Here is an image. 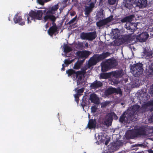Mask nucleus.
I'll use <instances>...</instances> for the list:
<instances>
[{
  "mask_svg": "<svg viewBox=\"0 0 153 153\" xmlns=\"http://www.w3.org/2000/svg\"><path fill=\"white\" fill-rule=\"evenodd\" d=\"M140 135L137 129L132 131L128 132L126 134V137L130 139H133Z\"/></svg>",
  "mask_w": 153,
  "mask_h": 153,
  "instance_id": "obj_10",
  "label": "nucleus"
},
{
  "mask_svg": "<svg viewBox=\"0 0 153 153\" xmlns=\"http://www.w3.org/2000/svg\"><path fill=\"white\" fill-rule=\"evenodd\" d=\"M77 55L80 58H85L88 57L90 55V52L88 51H78L76 53ZM85 59L83 60H84Z\"/></svg>",
  "mask_w": 153,
  "mask_h": 153,
  "instance_id": "obj_11",
  "label": "nucleus"
},
{
  "mask_svg": "<svg viewBox=\"0 0 153 153\" xmlns=\"http://www.w3.org/2000/svg\"><path fill=\"white\" fill-rule=\"evenodd\" d=\"M149 109V111L150 112H152L153 111V106L152 107H151V108H148Z\"/></svg>",
  "mask_w": 153,
  "mask_h": 153,
  "instance_id": "obj_59",
  "label": "nucleus"
},
{
  "mask_svg": "<svg viewBox=\"0 0 153 153\" xmlns=\"http://www.w3.org/2000/svg\"><path fill=\"white\" fill-rule=\"evenodd\" d=\"M91 111L93 112H95L97 110L96 108L94 106H93L91 107Z\"/></svg>",
  "mask_w": 153,
  "mask_h": 153,
  "instance_id": "obj_53",
  "label": "nucleus"
},
{
  "mask_svg": "<svg viewBox=\"0 0 153 153\" xmlns=\"http://www.w3.org/2000/svg\"><path fill=\"white\" fill-rule=\"evenodd\" d=\"M126 1H128L130 2V4H132V6H133V4L134 3V0H126Z\"/></svg>",
  "mask_w": 153,
  "mask_h": 153,
  "instance_id": "obj_58",
  "label": "nucleus"
},
{
  "mask_svg": "<svg viewBox=\"0 0 153 153\" xmlns=\"http://www.w3.org/2000/svg\"><path fill=\"white\" fill-rule=\"evenodd\" d=\"M148 152L149 153H153V150L151 149L148 150Z\"/></svg>",
  "mask_w": 153,
  "mask_h": 153,
  "instance_id": "obj_60",
  "label": "nucleus"
},
{
  "mask_svg": "<svg viewBox=\"0 0 153 153\" xmlns=\"http://www.w3.org/2000/svg\"><path fill=\"white\" fill-rule=\"evenodd\" d=\"M110 114H111L112 116V117L113 118L114 117V119L115 120L118 119V117L117 116L116 114L114 112L109 113Z\"/></svg>",
  "mask_w": 153,
  "mask_h": 153,
  "instance_id": "obj_51",
  "label": "nucleus"
},
{
  "mask_svg": "<svg viewBox=\"0 0 153 153\" xmlns=\"http://www.w3.org/2000/svg\"><path fill=\"white\" fill-rule=\"evenodd\" d=\"M147 74L150 76L151 75H153V66H150L148 71L147 72Z\"/></svg>",
  "mask_w": 153,
  "mask_h": 153,
  "instance_id": "obj_36",
  "label": "nucleus"
},
{
  "mask_svg": "<svg viewBox=\"0 0 153 153\" xmlns=\"http://www.w3.org/2000/svg\"><path fill=\"white\" fill-rule=\"evenodd\" d=\"M123 3L124 4V6L129 9H131L132 7V4H130V2L128 1H126V0H124L123 1Z\"/></svg>",
  "mask_w": 153,
  "mask_h": 153,
  "instance_id": "obj_31",
  "label": "nucleus"
},
{
  "mask_svg": "<svg viewBox=\"0 0 153 153\" xmlns=\"http://www.w3.org/2000/svg\"><path fill=\"white\" fill-rule=\"evenodd\" d=\"M59 8V6L58 4L55 5L54 6L52 7L51 8L48 10V11L50 12L53 15L55 14L56 13V11H57V9Z\"/></svg>",
  "mask_w": 153,
  "mask_h": 153,
  "instance_id": "obj_28",
  "label": "nucleus"
},
{
  "mask_svg": "<svg viewBox=\"0 0 153 153\" xmlns=\"http://www.w3.org/2000/svg\"><path fill=\"white\" fill-rule=\"evenodd\" d=\"M113 16L111 15L108 18L104 19L106 24L113 20Z\"/></svg>",
  "mask_w": 153,
  "mask_h": 153,
  "instance_id": "obj_40",
  "label": "nucleus"
},
{
  "mask_svg": "<svg viewBox=\"0 0 153 153\" xmlns=\"http://www.w3.org/2000/svg\"><path fill=\"white\" fill-rule=\"evenodd\" d=\"M109 103V102L108 101H105L102 102L101 104V106L102 107H105L108 105Z\"/></svg>",
  "mask_w": 153,
  "mask_h": 153,
  "instance_id": "obj_49",
  "label": "nucleus"
},
{
  "mask_svg": "<svg viewBox=\"0 0 153 153\" xmlns=\"http://www.w3.org/2000/svg\"><path fill=\"white\" fill-rule=\"evenodd\" d=\"M109 141L108 140H107L105 142V145H107L109 143Z\"/></svg>",
  "mask_w": 153,
  "mask_h": 153,
  "instance_id": "obj_62",
  "label": "nucleus"
},
{
  "mask_svg": "<svg viewBox=\"0 0 153 153\" xmlns=\"http://www.w3.org/2000/svg\"><path fill=\"white\" fill-rule=\"evenodd\" d=\"M137 24L135 23L127 22L125 25V27L131 32H134L137 29Z\"/></svg>",
  "mask_w": 153,
  "mask_h": 153,
  "instance_id": "obj_9",
  "label": "nucleus"
},
{
  "mask_svg": "<svg viewBox=\"0 0 153 153\" xmlns=\"http://www.w3.org/2000/svg\"><path fill=\"white\" fill-rule=\"evenodd\" d=\"M134 17V15H131L129 16L125 17L121 20V22L122 23L127 22H131L133 18Z\"/></svg>",
  "mask_w": 153,
  "mask_h": 153,
  "instance_id": "obj_24",
  "label": "nucleus"
},
{
  "mask_svg": "<svg viewBox=\"0 0 153 153\" xmlns=\"http://www.w3.org/2000/svg\"><path fill=\"white\" fill-rule=\"evenodd\" d=\"M114 93H116L117 94H119L121 95L122 94V92L120 88H114Z\"/></svg>",
  "mask_w": 153,
  "mask_h": 153,
  "instance_id": "obj_42",
  "label": "nucleus"
},
{
  "mask_svg": "<svg viewBox=\"0 0 153 153\" xmlns=\"http://www.w3.org/2000/svg\"><path fill=\"white\" fill-rule=\"evenodd\" d=\"M102 85V83L101 81L96 80L91 83L90 87L91 89H97L101 87Z\"/></svg>",
  "mask_w": 153,
  "mask_h": 153,
  "instance_id": "obj_12",
  "label": "nucleus"
},
{
  "mask_svg": "<svg viewBox=\"0 0 153 153\" xmlns=\"http://www.w3.org/2000/svg\"><path fill=\"white\" fill-rule=\"evenodd\" d=\"M87 101L85 99H84L83 98H82V101L81 103V105L82 106V107H83V108H84V107L85 106H86L87 105Z\"/></svg>",
  "mask_w": 153,
  "mask_h": 153,
  "instance_id": "obj_44",
  "label": "nucleus"
},
{
  "mask_svg": "<svg viewBox=\"0 0 153 153\" xmlns=\"http://www.w3.org/2000/svg\"><path fill=\"white\" fill-rule=\"evenodd\" d=\"M53 26L50 27L48 30V34L51 36L54 34L57 31V27L56 24L54 22Z\"/></svg>",
  "mask_w": 153,
  "mask_h": 153,
  "instance_id": "obj_15",
  "label": "nucleus"
},
{
  "mask_svg": "<svg viewBox=\"0 0 153 153\" xmlns=\"http://www.w3.org/2000/svg\"><path fill=\"white\" fill-rule=\"evenodd\" d=\"M68 0H63L62 3L64 4H66L68 1Z\"/></svg>",
  "mask_w": 153,
  "mask_h": 153,
  "instance_id": "obj_63",
  "label": "nucleus"
},
{
  "mask_svg": "<svg viewBox=\"0 0 153 153\" xmlns=\"http://www.w3.org/2000/svg\"><path fill=\"white\" fill-rule=\"evenodd\" d=\"M94 7V2H91L90 3V6L88 7H91V9L93 8Z\"/></svg>",
  "mask_w": 153,
  "mask_h": 153,
  "instance_id": "obj_55",
  "label": "nucleus"
},
{
  "mask_svg": "<svg viewBox=\"0 0 153 153\" xmlns=\"http://www.w3.org/2000/svg\"><path fill=\"white\" fill-rule=\"evenodd\" d=\"M97 58L96 55H94L91 57L88 62V68H89L92 66L95 65L97 62H99V61Z\"/></svg>",
  "mask_w": 153,
  "mask_h": 153,
  "instance_id": "obj_7",
  "label": "nucleus"
},
{
  "mask_svg": "<svg viewBox=\"0 0 153 153\" xmlns=\"http://www.w3.org/2000/svg\"><path fill=\"white\" fill-rule=\"evenodd\" d=\"M37 1L40 4H44V2L43 1V0H37Z\"/></svg>",
  "mask_w": 153,
  "mask_h": 153,
  "instance_id": "obj_56",
  "label": "nucleus"
},
{
  "mask_svg": "<svg viewBox=\"0 0 153 153\" xmlns=\"http://www.w3.org/2000/svg\"><path fill=\"white\" fill-rule=\"evenodd\" d=\"M137 129L140 135H146V131L144 129L142 128H140Z\"/></svg>",
  "mask_w": 153,
  "mask_h": 153,
  "instance_id": "obj_39",
  "label": "nucleus"
},
{
  "mask_svg": "<svg viewBox=\"0 0 153 153\" xmlns=\"http://www.w3.org/2000/svg\"><path fill=\"white\" fill-rule=\"evenodd\" d=\"M77 16H76L74 18L70 21L68 23L69 25H71L77 19Z\"/></svg>",
  "mask_w": 153,
  "mask_h": 153,
  "instance_id": "obj_47",
  "label": "nucleus"
},
{
  "mask_svg": "<svg viewBox=\"0 0 153 153\" xmlns=\"http://www.w3.org/2000/svg\"><path fill=\"white\" fill-rule=\"evenodd\" d=\"M107 60L102 65L101 70L102 72H105L111 69Z\"/></svg>",
  "mask_w": 153,
  "mask_h": 153,
  "instance_id": "obj_23",
  "label": "nucleus"
},
{
  "mask_svg": "<svg viewBox=\"0 0 153 153\" xmlns=\"http://www.w3.org/2000/svg\"><path fill=\"white\" fill-rule=\"evenodd\" d=\"M108 4L110 5H112L114 4L116 2V0H108Z\"/></svg>",
  "mask_w": 153,
  "mask_h": 153,
  "instance_id": "obj_50",
  "label": "nucleus"
},
{
  "mask_svg": "<svg viewBox=\"0 0 153 153\" xmlns=\"http://www.w3.org/2000/svg\"><path fill=\"white\" fill-rule=\"evenodd\" d=\"M108 64L111 68H114L117 66L118 65V62L116 59H110L107 60Z\"/></svg>",
  "mask_w": 153,
  "mask_h": 153,
  "instance_id": "obj_19",
  "label": "nucleus"
},
{
  "mask_svg": "<svg viewBox=\"0 0 153 153\" xmlns=\"http://www.w3.org/2000/svg\"><path fill=\"white\" fill-rule=\"evenodd\" d=\"M72 62V61L68 59H65L64 61V64L65 65V67H67Z\"/></svg>",
  "mask_w": 153,
  "mask_h": 153,
  "instance_id": "obj_45",
  "label": "nucleus"
},
{
  "mask_svg": "<svg viewBox=\"0 0 153 153\" xmlns=\"http://www.w3.org/2000/svg\"><path fill=\"white\" fill-rule=\"evenodd\" d=\"M65 67H62L61 68V70L62 71H65Z\"/></svg>",
  "mask_w": 153,
  "mask_h": 153,
  "instance_id": "obj_64",
  "label": "nucleus"
},
{
  "mask_svg": "<svg viewBox=\"0 0 153 153\" xmlns=\"http://www.w3.org/2000/svg\"><path fill=\"white\" fill-rule=\"evenodd\" d=\"M84 60H78L76 62L74 65L73 67L74 69H79L82 64Z\"/></svg>",
  "mask_w": 153,
  "mask_h": 153,
  "instance_id": "obj_27",
  "label": "nucleus"
},
{
  "mask_svg": "<svg viewBox=\"0 0 153 153\" xmlns=\"http://www.w3.org/2000/svg\"><path fill=\"white\" fill-rule=\"evenodd\" d=\"M97 37V34L96 31L88 32V40L92 41L94 39Z\"/></svg>",
  "mask_w": 153,
  "mask_h": 153,
  "instance_id": "obj_22",
  "label": "nucleus"
},
{
  "mask_svg": "<svg viewBox=\"0 0 153 153\" xmlns=\"http://www.w3.org/2000/svg\"><path fill=\"white\" fill-rule=\"evenodd\" d=\"M147 4V0H138L136 2L137 6L140 8H143L146 7Z\"/></svg>",
  "mask_w": 153,
  "mask_h": 153,
  "instance_id": "obj_17",
  "label": "nucleus"
},
{
  "mask_svg": "<svg viewBox=\"0 0 153 153\" xmlns=\"http://www.w3.org/2000/svg\"><path fill=\"white\" fill-rule=\"evenodd\" d=\"M92 9L91 7H87L85 10V14L87 15V16L89 15V14L91 12Z\"/></svg>",
  "mask_w": 153,
  "mask_h": 153,
  "instance_id": "obj_38",
  "label": "nucleus"
},
{
  "mask_svg": "<svg viewBox=\"0 0 153 153\" xmlns=\"http://www.w3.org/2000/svg\"><path fill=\"white\" fill-rule=\"evenodd\" d=\"M131 121L130 117H128L126 114V112H124L120 116L119 119L120 122L123 123H129Z\"/></svg>",
  "mask_w": 153,
  "mask_h": 153,
  "instance_id": "obj_8",
  "label": "nucleus"
},
{
  "mask_svg": "<svg viewBox=\"0 0 153 153\" xmlns=\"http://www.w3.org/2000/svg\"><path fill=\"white\" fill-rule=\"evenodd\" d=\"M114 88L109 87L104 92V94L106 96H108L114 93Z\"/></svg>",
  "mask_w": 153,
  "mask_h": 153,
  "instance_id": "obj_26",
  "label": "nucleus"
},
{
  "mask_svg": "<svg viewBox=\"0 0 153 153\" xmlns=\"http://www.w3.org/2000/svg\"><path fill=\"white\" fill-rule=\"evenodd\" d=\"M90 100L92 102L96 104H98L99 103V99L97 95L93 93L91 94L90 95Z\"/></svg>",
  "mask_w": 153,
  "mask_h": 153,
  "instance_id": "obj_18",
  "label": "nucleus"
},
{
  "mask_svg": "<svg viewBox=\"0 0 153 153\" xmlns=\"http://www.w3.org/2000/svg\"><path fill=\"white\" fill-rule=\"evenodd\" d=\"M147 104V103L146 102V104L143 105L141 108L140 107V109L142 110V112H145L146 111L148 110V107L149 106Z\"/></svg>",
  "mask_w": 153,
  "mask_h": 153,
  "instance_id": "obj_35",
  "label": "nucleus"
},
{
  "mask_svg": "<svg viewBox=\"0 0 153 153\" xmlns=\"http://www.w3.org/2000/svg\"><path fill=\"white\" fill-rule=\"evenodd\" d=\"M149 34L146 32H143L137 35H135L136 37L135 41H138L140 42H145L149 37Z\"/></svg>",
  "mask_w": 153,
  "mask_h": 153,
  "instance_id": "obj_5",
  "label": "nucleus"
},
{
  "mask_svg": "<svg viewBox=\"0 0 153 153\" xmlns=\"http://www.w3.org/2000/svg\"><path fill=\"white\" fill-rule=\"evenodd\" d=\"M136 38L135 34L132 33L123 36V37L122 40L124 43L128 44L133 41H134L135 42Z\"/></svg>",
  "mask_w": 153,
  "mask_h": 153,
  "instance_id": "obj_6",
  "label": "nucleus"
},
{
  "mask_svg": "<svg viewBox=\"0 0 153 153\" xmlns=\"http://www.w3.org/2000/svg\"><path fill=\"white\" fill-rule=\"evenodd\" d=\"M13 21L15 23H19L21 25H25V21L23 20L21 16H19L18 14L15 15L13 18Z\"/></svg>",
  "mask_w": 153,
  "mask_h": 153,
  "instance_id": "obj_14",
  "label": "nucleus"
},
{
  "mask_svg": "<svg viewBox=\"0 0 153 153\" xmlns=\"http://www.w3.org/2000/svg\"><path fill=\"white\" fill-rule=\"evenodd\" d=\"M109 76L110 74L108 73H103L101 74L100 77L101 79H106L109 78Z\"/></svg>",
  "mask_w": 153,
  "mask_h": 153,
  "instance_id": "obj_37",
  "label": "nucleus"
},
{
  "mask_svg": "<svg viewBox=\"0 0 153 153\" xmlns=\"http://www.w3.org/2000/svg\"><path fill=\"white\" fill-rule=\"evenodd\" d=\"M96 25L97 27H101L104 25H106V24L104 19H103L97 22L96 23Z\"/></svg>",
  "mask_w": 153,
  "mask_h": 153,
  "instance_id": "obj_33",
  "label": "nucleus"
},
{
  "mask_svg": "<svg viewBox=\"0 0 153 153\" xmlns=\"http://www.w3.org/2000/svg\"><path fill=\"white\" fill-rule=\"evenodd\" d=\"M149 8V10L150 11L153 10V2L150 1L149 2L147 6Z\"/></svg>",
  "mask_w": 153,
  "mask_h": 153,
  "instance_id": "obj_43",
  "label": "nucleus"
},
{
  "mask_svg": "<svg viewBox=\"0 0 153 153\" xmlns=\"http://www.w3.org/2000/svg\"><path fill=\"white\" fill-rule=\"evenodd\" d=\"M135 112L134 111L131 109L130 108V109L128 110L126 114L128 116V117H130L131 118V120H133L132 118H133L134 117L135 114Z\"/></svg>",
  "mask_w": 153,
  "mask_h": 153,
  "instance_id": "obj_25",
  "label": "nucleus"
},
{
  "mask_svg": "<svg viewBox=\"0 0 153 153\" xmlns=\"http://www.w3.org/2000/svg\"><path fill=\"white\" fill-rule=\"evenodd\" d=\"M75 12H73L71 13V16H73L75 15Z\"/></svg>",
  "mask_w": 153,
  "mask_h": 153,
  "instance_id": "obj_61",
  "label": "nucleus"
},
{
  "mask_svg": "<svg viewBox=\"0 0 153 153\" xmlns=\"http://www.w3.org/2000/svg\"><path fill=\"white\" fill-rule=\"evenodd\" d=\"M66 127L64 125H62L60 127L61 130H64L65 131H66Z\"/></svg>",
  "mask_w": 153,
  "mask_h": 153,
  "instance_id": "obj_54",
  "label": "nucleus"
},
{
  "mask_svg": "<svg viewBox=\"0 0 153 153\" xmlns=\"http://www.w3.org/2000/svg\"><path fill=\"white\" fill-rule=\"evenodd\" d=\"M64 51L65 53H67L72 51V48L67 44L64 43L63 46Z\"/></svg>",
  "mask_w": 153,
  "mask_h": 153,
  "instance_id": "obj_29",
  "label": "nucleus"
},
{
  "mask_svg": "<svg viewBox=\"0 0 153 153\" xmlns=\"http://www.w3.org/2000/svg\"><path fill=\"white\" fill-rule=\"evenodd\" d=\"M96 55L97 57V59H99V61H100L108 56L110 55V53L108 52H103L100 55L97 54Z\"/></svg>",
  "mask_w": 153,
  "mask_h": 153,
  "instance_id": "obj_21",
  "label": "nucleus"
},
{
  "mask_svg": "<svg viewBox=\"0 0 153 153\" xmlns=\"http://www.w3.org/2000/svg\"><path fill=\"white\" fill-rule=\"evenodd\" d=\"M43 12L41 10L33 11L31 10L27 15V23H31V20H34L35 22L36 20H40L42 19V16Z\"/></svg>",
  "mask_w": 153,
  "mask_h": 153,
  "instance_id": "obj_1",
  "label": "nucleus"
},
{
  "mask_svg": "<svg viewBox=\"0 0 153 153\" xmlns=\"http://www.w3.org/2000/svg\"><path fill=\"white\" fill-rule=\"evenodd\" d=\"M43 12L45 13L43 17L44 22H46L48 21H51L52 22L53 24L56 19V17L48 10L46 11V10H45Z\"/></svg>",
  "mask_w": 153,
  "mask_h": 153,
  "instance_id": "obj_4",
  "label": "nucleus"
},
{
  "mask_svg": "<svg viewBox=\"0 0 153 153\" xmlns=\"http://www.w3.org/2000/svg\"><path fill=\"white\" fill-rule=\"evenodd\" d=\"M84 88H82L77 90V88H76L75 89V90L77 92V94H78L79 95H81L82 94L83 92L84 91Z\"/></svg>",
  "mask_w": 153,
  "mask_h": 153,
  "instance_id": "obj_41",
  "label": "nucleus"
},
{
  "mask_svg": "<svg viewBox=\"0 0 153 153\" xmlns=\"http://www.w3.org/2000/svg\"><path fill=\"white\" fill-rule=\"evenodd\" d=\"M86 69L82 68L81 71L76 72L75 77H76L78 85H81L84 82V79H82L86 73Z\"/></svg>",
  "mask_w": 153,
  "mask_h": 153,
  "instance_id": "obj_3",
  "label": "nucleus"
},
{
  "mask_svg": "<svg viewBox=\"0 0 153 153\" xmlns=\"http://www.w3.org/2000/svg\"><path fill=\"white\" fill-rule=\"evenodd\" d=\"M80 38L82 40H88V32H82L80 34Z\"/></svg>",
  "mask_w": 153,
  "mask_h": 153,
  "instance_id": "obj_32",
  "label": "nucleus"
},
{
  "mask_svg": "<svg viewBox=\"0 0 153 153\" xmlns=\"http://www.w3.org/2000/svg\"><path fill=\"white\" fill-rule=\"evenodd\" d=\"M135 113H137L140 110V106L138 105H133L132 108H131Z\"/></svg>",
  "mask_w": 153,
  "mask_h": 153,
  "instance_id": "obj_34",
  "label": "nucleus"
},
{
  "mask_svg": "<svg viewBox=\"0 0 153 153\" xmlns=\"http://www.w3.org/2000/svg\"><path fill=\"white\" fill-rule=\"evenodd\" d=\"M96 120L95 119H91L89 120L88 124V127L89 129L94 128L96 127Z\"/></svg>",
  "mask_w": 153,
  "mask_h": 153,
  "instance_id": "obj_20",
  "label": "nucleus"
},
{
  "mask_svg": "<svg viewBox=\"0 0 153 153\" xmlns=\"http://www.w3.org/2000/svg\"><path fill=\"white\" fill-rule=\"evenodd\" d=\"M112 74L114 77L116 78L122 77L124 74L123 71L122 69L113 71Z\"/></svg>",
  "mask_w": 153,
  "mask_h": 153,
  "instance_id": "obj_16",
  "label": "nucleus"
},
{
  "mask_svg": "<svg viewBox=\"0 0 153 153\" xmlns=\"http://www.w3.org/2000/svg\"><path fill=\"white\" fill-rule=\"evenodd\" d=\"M142 63H138L134 65L132 68V73L135 77H138L141 74L143 71Z\"/></svg>",
  "mask_w": 153,
  "mask_h": 153,
  "instance_id": "obj_2",
  "label": "nucleus"
},
{
  "mask_svg": "<svg viewBox=\"0 0 153 153\" xmlns=\"http://www.w3.org/2000/svg\"><path fill=\"white\" fill-rule=\"evenodd\" d=\"M149 93L152 97H153V84L150 86L149 90Z\"/></svg>",
  "mask_w": 153,
  "mask_h": 153,
  "instance_id": "obj_46",
  "label": "nucleus"
},
{
  "mask_svg": "<svg viewBox=\"0 0 153 153\" xmlns=\"http://www.w3.org/2000/svg\"><path fill=\"white\" fill-rule=\"evenodd\" d=\"M76 72L75 71L72 69H68L66 71V73L68 74V77L73 75L74 77H75V75Z\"/></svg>",
  "mask_w": 153,
  "mask_h": 153,
  "instance_id": "obj_30",
  "label": "nucleus"
},
{
  "mask_svg": "<svg viewBox=\"0 0 153 153\" xmlns=\"http://www.w3.org/2000/svg\"><path fill=\"white\" fill-rule=\"evenodd\" d=\"M80 96L77 94H76L74 95V97L75 99H79V96Z\"/></svg>",
  "mask_w": 153,
  "mask_h": 153,
  "instance_id": "obj_57",
  "label": "nucleus"
},
{
  "mask_svg": "<svg viewBox=\"0 0 153 153\" xmlns=\"http://www.w3.org/2000/svg\"><path fill=\"white\" fill-rule=\"evenodd\" d=\"M112 121L113 118L112 117V116L109 113L107 115V116L103 122V124L105 125L109 126L111 125Z\"/></svg>",
  "mask_w": 153,
  "mask_h": 153,
  "instance_id": "obj_13",
  "label": "nucleus"
},
{
  "mask_svg": "<svg viewBox=\"0 0 153 153\" xmlns=\"http://www.w3.org/2000/svg\"><path fill=\"white\" fill-rule=\"evenodd\" d=\"M147 103L149 106H153V100L151 101H148Z\"/></svg>",
  "mask_w": 153,
  "mask_h": 153,
  "instance_id": "obj_52",
  "label": "nucleus"
},
{
  "mask_svg": "<svg viewBox=\"0 0 153 153\" xmlns=\"http://www.w3.org/2000/svg\"><path fill=\"white\" fill-rule=\"evenodd\" d=\"M83 47V43L82 42H78L77 45V47L79 49L82 48Z\"/></svg>",
  "mask_w": 153,
  "mask_h": 153,
  "instance_id": "obj_48",
  "label": "nucleus"
}]
</instances>
